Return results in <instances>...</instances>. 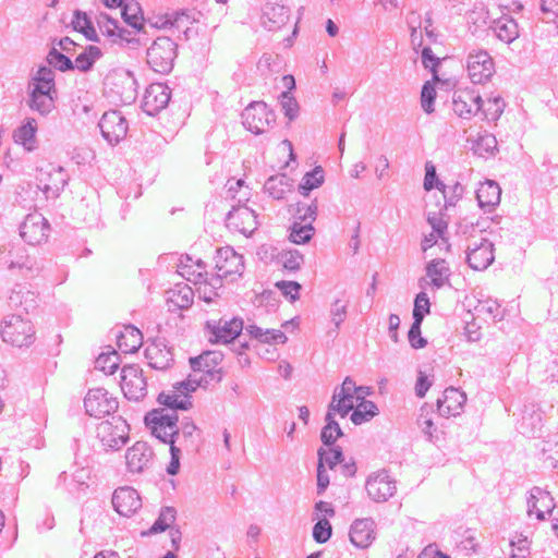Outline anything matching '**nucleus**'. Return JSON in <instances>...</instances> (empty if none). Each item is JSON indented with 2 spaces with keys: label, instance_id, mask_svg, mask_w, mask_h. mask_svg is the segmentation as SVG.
<instances>
[{
  "label": "nucleus",
  "instance_id": "nucleus-1",
  "mask_svg": "<svg viewBox=\"0 0 558 558\" xmlns=\"http://www.w3.org/2000/svg\"><path fill=\"white\" fill-rule=\"evenodd\" d=\"M178 421V414H169L162 409H154L144 417L145 425L150 429L151 434L161 442L170 446L171 460L167 468V472L170 475H175L180 468L181 449L175 446L174 440V436L179 433Z\"/></svg>",
  "mask_w": 558,
  "mask_h": 558
},
{
  "label": "nucleus",
  "instance_id": "nucleus-2",
  "mask_svg": "<svg viewBox=\"0 0 558 558\" xmlns=\"http://www.w3.org/2000/svg\"><path fill=\"white\" fill-rule=\"evenodd\" d=\"M1 337L12 345L28 347L35 341L34 326L20 315H8L2 320Z\"/></svg>",
  "mask_w": 558,
  "mask_h": 558
},
{
  "label": "nucleus",
  "instance_id": "nucleus-3",
  "mask_svg": "<svg viewBox=\"0 0 558 558\" xmlns=\"http://www.w3.org/2000/svg\"><path fill=\"white\" fill-rule=\"evenodd\" d=\"M177 44L169 37H158L147 49V63L153 71L169 73L177 58Z\"/></svg>",
  "mask_w": 558,
  "mask_h": 558
},
{
  "label": "nucleus",
  "instance_id": "nucleus-4",
  "mask_svg": "<svg viewBox=\"0 0 558 558\" xmlns=\"http://www.w3.org/2000/svg\"><path fill=\"white\" fill-rule=\"evenodd\" d=\"M36 180L38 189L47 199H56L60 196L69 182V174L61 166L48 162L37 169Z\"/></svg>",
  "mask_w": 558,
  "mask_h": 558
},
{
  "label": "nucleus",
  "instance_id": "nucleus-5",
  "mask_svg": "<svg viewBox=\"0 0 558 558\" xmlns=\"http://www.w3.org/2000/svg\"><path fill=\"white\" fill-rule=\"evenodd\" d=\"M129 432L128 423L121 416H117L97 426V438L105 450H119L128 442Z\"/></svg>",
  "mask_w": 558,
  "mask_h": 558
},
{
  "label": "nucleus",
  "instance_id": "nucleus-6",
  "mask_svg": "<svg viewBox=\"0 0 558 558\" xmlns=\"http://www.w3.org/2000/svg\"><path fill=\"white\" fill-rule=\"evenodd\" d=\"M367 496L377 504L386 502L397 493V481L389 471L381 469L372 472L365 481Z\"/></svg>",
  "mask_w": 558,
  "mask_h": 558
},
{
  "label": "nucleus",
  "instance_id": "nucleus-7",
  "mask_svg": "<svg viewBox=\"0 0 558 558\" xmlns=\"http://www.w3.org/2000/svg\"><path fill=\"white\" fill-rule=\"evenodd\" d=\"M242 120L248 131L262 134L275 124L276 114L264 101H253L242 112Z\"/></svg>",
  "mask_w": 558,
  "mask_h": 558
},
{
  "label": "nucleus",
  "instance_id": "nucleus-8",
  "mask_svg": "<svg viewBox=\"0 0 558 558\" xmlns=\"http://www.w3.org/2000/svg\"><path fill=\"white\" fill-rule=\"evenodd\" d=\"M356 390L355 381L350 376L345 377L341 386L335 388L328 411L345 417L355 408V403L364 399L356 395Z\"/></svg>",
  "mask_w": 558,
  "mask_h": 558
},
{
  "label": "nucleus",
  "instance_id": "nucleus-9",
  "mask_svg": "<svg viewBox=\"0 0 558 558\" xmlns=\"http://www.w3.org/2000/svg\"><path fill=\"white\" fill-rule=\"evenodd\" d=\"M121 389L126 399L140 401L147 395V383L143 369L136 364L123 366L121 369Z\"/></svg>",
  "mask_w": 558,
  "mask_h": 558
},
{
  "label": "nucleus",
  "instance_id": "nucleus-10",
  "mask_svg": "<svg viewBox=\"0 0 558 558\" xmlns=\"http://www.w3.org/2000/svg\"><path fill=\"white\" fill-rule=\"evenodd\" d=\"M216 270L220 277L229 279L230 281L236 280L241 277L244 270L243 256L238 254L232 247L226 246L217 250L215 257Z\"/></svg>",
  "mask_w": 558,
  "mask_h": 558
},
{
  "label": "nucleus",
  "instance_id": "nucleus-11",
  "mask_svg": "<svg viewBox=\"0 0 558 558\" xmlns=\"http://www.w3.org/2000/svg\"><path fill=\"white\" fill-rule=\"evenodd\" d=\"M226 226L231 231L248 236L257 229V215L245 205L233 206L227 214Z\"/></svg>",
  "mask_w": 558,
  "mask_h": 558
},
{
  "label": "nucleus",
  "instance_id": "nucleus-12",
  "mask_svg": "<svg viewBox=\"0 0 558 558\" xmlns=\"http://www.w3.org/2000/svg\"><path fill=\"white\" fill-rule=\"evenodd\" d=\"M84 407L86 414L99 418L113 413L118 409V401L109 396L107 390L94 388L88 390L84 399Z\"/></svg>",
  "mask_w": 558,
  "mask_h": 558
},
{
  "label": "nucleus",
  "instance_id": "nucleus-13",
  "mask_svg": "<svg viewBox=\"0 0 558 558\" xmlns=\"http://www.w3.org/2000/svg\"><path fill=\"white\" fill-rule=\"evenodd\" d=\"M466 69L474 84L485 83L495 72L493 58L485 50L471 52L468 57Z\"/></svg>",
  "mask_w": 558,
  "mask_h": 558
},
{
  "label": "nucleus",
  "instance_id": "nucleus-14",
  "mask_svg": "<svg viewBox=\"0 0 558 558\" xmlns=\"http://www.w3.org/2000/svg\"><path fill=\"white\" fill-rule=\"evenodd\" d=\"M49 222L39 213L28 214L20 226L21 238L31 245L40 244L48 236Z\"/></svg>",
  "mask_w": 558,
  "mask_h": 558
},
{
  "label": "nucleus",
  "instance_id": "nucleus-15",
  "mask_svg": "<svg viewBox=\"0 0 558 558\" xmlns=\"http://www.w3.org/2000/svg\"><path fill=\"white\" fill-rule=\"evenodd\" d=\"M101 135L110 144H117L128 133V122L120 111L105 112L98 123Z\"/></svg>",
  "mask_w": 558,
  "mask_h": 558
},
{
  "label": "nucleus",
  "instance_id": "nucleus-16",
  "mask_svg": "<svg viewBox=\"0 0 558 558\" xmlns=\"http://www.w3.org/2000/svg\"><path fill=\"white\" fill-rule=\"evenodd\" d=\"M110 89L119 96L120 100L130 104L136 98L137 82L130 71H116L107 77Z\"/></svg>",
  "mask_w": 558,
  "mask_h": 558
},
{
  "label": "nucleus",
  "instance_id": "nucleus-17",
  "mask_svg": "<svg viewBox=\"0 0 558 558\" xmlns=\"http://www.w3.org/2000/svg\"><path fill=\"white\" fill-rule=\"evenodd\" d=\"M207 329L210 333V341L216 343H229L240 336L243 330V320L241 318L207 322Z\"/></svg>",
  "mask_w": 558,
  "mask_h": 558
},
{
  "label": "nucleus",
  "instance_id": "nucleus-18",
  "mask_svg": "<svg viewBox=\"0 0 558 558\" xmlns=\"http://www.w3.org/2000/svg\"><path fill=\"white\" fill-rule=\"evenodd\" d=\"M483 100L480 94L472 89H458L453 93L452 109L462 119H471L481 111Z\"/></svg>",
  "mask_w": 558,
  "mask_h": 558
},
{
  "label": "nucleus",
  "instance_id": "nucleus-19",
  "mask_svg": "<svg viewBox=\"0 0 558 558\" xmlns=\"http://www.w3.org/2000/svg\"><path fill=\"white\" fill-rule=\"evenodd\" d=\"M494 259V244L489 240L480 239L468 245L466 262L472 269L484 270Z\"/></svg>",
  "mask_w": 558,
  "mask_h": 558
},
{
  "label": "nucleus",
  "instance_id": "nucleus-20",
  "mask_svg": "<svg viewBox=\"0 0 558 558\" xmlns=\"http://www.w3.org/2000/svg\"><path fill=\"white\" fill-rule=\"evenodd\" d=\"M170 98L171 90L166 84L153 83L145 90L142 108L148 116H155L168 106Z\"/></svg>",
  "mask_w": 558,
  "mask_h": 558
},
{
  "label": "nucleus",
  "instance_id": "nucleus-21",
  "mask_svg": "<svg viewBox=\"0 0 558 558\" xmlns=\"http://www.w3.org/2000/svg\"><path fill=\"white\" fill-rule=\"evenodd\" d=\"M555 507V500L547 490L538 486L531 488L526 498V513L529 517L535 514L537 520L544 521L546 519L545 514H551Z\"/></svg>",
  "mask_w": 558,
  "mask_h": 558
},
{
  "label": "nucleus",
  "instance_id": "nucleus-22",
  "mask_svg": "<svg viewBox=\"0 0 558 558\" xmlns=\"http://www.w3.org/2000/svg\"><path fill=\"white\" fill-rule=\"evenodd\" d=\"M221 361L222 355L220 353L205 352L198 356L191 357L190 364L193 372H202L204 376H208L209 383H219L223 377L222 368L217 367Z\"/></svg>",
  "mask_w": 558,
  "mask_h": 558
},
{
  "label": "nucleus",
  "instance_id": "nucleus-23",
  "mask_svg": "<svg viewBox=\"0 0 558 558\" xmlns=\"http://www.w3.org/2000/svg\"><path fill=\"white\" fill-rule=\"evenodd\" d=\"M112 506L120 515L131 517L141 509L142 499L134 488L119 487L112 495Z\"/></svg>",
  "mask_w": 558,
  "mask_h": 558
},
{
  "label": "nucleus",
  "instance_id": "nucleus-24",
  "mask_svg": "<svg viewBox=\"0 0 558 558\" xmlns=\"http://www.w3.org/2000/svg\"><path fill=\"white\" fill-rule=\"evenodd\" d=\"M376 523L372 518L356 519L350 526V541L357 548L369 547L376 538Z\"/></svg>",
  "mask_w": 558,
  "mask_h": 558
},
{
  "label": "nucleus",
  "instance_id": "nucleus-25",
  "mask_svg": "<svg viewBox=\"0 0 558 558\" xmlns=\"http://www.w3.org/2000/svg\"><path fill=\"white\" fill-rule=\"evenodd\" d=\"M290 10L279 0H266L263 8L262 23L268 31L280 29L289 21Z\"/></svg>",
  "mask_w": 558,
  "mask_h": 558
},
{
  "label": "nucleus",
  "instance_id": "nucleus-26",
  "mask_svg": "<svg viewBox=\"0 0 558 558\" xmlns=\"http://www.w3.org/2000/svg\"><path fill=\"white\" fill-rule=\"evenodd\" d=\"M466 395L458 388L448 387L445 389L442 397L437 400V410L441 416H457L461 413Z\"/></svg>",
  "mask_w": 558,
  "mask_h": 558
},
{
  "label": "nucleus",
  "instance_id": "nucleus-27",
  "mask_svg": "<svg viewBox=\"0 0 558 558\" xmlns=\"http://www.w3.org/2000/svg\"><path fill=\"white\" fill-rule=\"evenodd\" d=\"M145 356L149 366L158 371L168 369L174 362L171 348L161 340L150 343L145 350Z\"/></svg>",
  "mask_w": 558,
  "mask_h": 558
},
{
  "label": "nucleus",
  "instance_id": "nucleus-28",
  "mask_svg": "<svg viewBox=\"0 0 558 558\" xmlns=\"http://www.w3.org/2000/svg\"><path fill=\"white\" fill-rule=\"evenodd\" d=\"M153 454V450L147 442L136 441L125 453L129 471L133 473L144 471L150 463Z\"/></svg>",
  "mask_w": 558,
  "mask_h": 558
},
{
  "label": "nucleus",
  "instance_id": "nucleus-29",
  "mask_svg": "<svg viewBox=\"0 0 558 558\" xmlns=\"http://www.w3.org/2000/svg\"><path fill=\"white\" fill-rule=\"evenodd\" d=\"M10 248L3 257L4 264L11 271H32L35 267V260L27 254L22 245H9Z\"/></svg>",
  "mask_w": 558,
  "mask_h": 558
},
{
  "label": "nucleus",
  "instance_id": "nucleus-30",
  "mask_svg": "<svg viewBox=\"0 0 558 558\" xmlns=\"http://www.w3.org/2000/svg\"><path fill=\"white\" fill-rule=\"evenodd\" d=\"M26 105L32 111L37 112L41 117H47L56 108V95L46 94V92L40 89H29L27 92Z\"/></svg>",
  "mask_w": 558,
  "mask_h": 558
},
{
  "label": "nucleus",
  "instance_id": "nucleus-31",
  "mask_svg": "<svg viewBox=\"0 0 558 558\" xmlns=\"http://www.w3.org/2000/svg\"><path fill=\"white\" fill-rule=\"evenodd\" d=\"M500 186L492 180L481 183L476 190L478 206L489 213L500 203Z\"/></svg>",
  "mask_w": 558,
  "mask_h": 558
},
{
  "label": "nucleus",
  "instance_id": "nucleus-32",
  "mask_svg": "<svg viewBox=\"0 0 558 558\" xmlns=\"http://www.w3.org/2000/svg\"><path fill=\"white\" fill-rule=\"evenodd\" d=\"M38 130L35 118L27 117L22 124L13 132V140L22 145L26 150L32 151L36 148V133Z\"/></svg>",
  "mask_w": 558,
  "mask_h": 558
},
{
  "label": "nucleus",
  "instance_id": "nucleus-33",
  "mask_svg": "<svg viewBox=\"0 0 558 558\" xmlns=\"http://www.w3.org/2000/svg\"><path fill=\"white\" fill-rule=\"evenodd\" d=\"M117 345L122 353H135L143 344L142 332L134 326H124L117 336Z\"/></svg>",
  "mask_w": 558,
  "mask_h": 558
},
{
  "label": "nucleus",
  "instance_id": "nucleus-34",
  "mask_svg": "<svg viewBox=\"0 0 558 558\" xmlns=\"http://www.w3.org/2000/svg\"><path fill=\"white\" fill-rule=\"evenodd\" d=\"M492 29L496 37L505 44H511L519 37L518 23L509 15H504L495 20Z\"/></svg>",
  "mask_w": 558,
  "mask_h": 558
},
{
  "label": "nucleus",
  "instance_id": "nucleus-35",
  "mask_svg": "<svg viewBox=\"0 0 558 558\" xmlns=\"http://www.w3.org/2000/svg\"><path fill=\"white\" fill-rule=\"evenodd\" d=\"M426 276L434 288L440 289L449 283L451 271L445 259L435 258L426 265Z\"/></svg>",
  "mask_w": 558,
  "mask_h": 558
},
{
  "label": "nucleus",
  "instance_id": "nucleus-36",
  "mask_svg": "<svg viewBox=\"0 0 558 558\" xmlns=\"http://www.w3.org/2000/svg\"><path fill=\"white\" fill-rule=\"evenodd\" d=\"M292 180L287 174H277L267 179L264 190L272 198L282 199L292 191Z\"/></svg>",
  "mask_w": 558,
  "mask_h": 558
},
{
  "label": "nucleus",
  "instance_id": "nucleus-37",
  "mask_svg": "<svg viewBox=\"0 0 558 558\" xmlns=\"http://www.w3.org/2000/svg\"><path fill=\"white\" fill-rule=\"evenodd\" d=\"M158 403L167 407L169 410L163 409L167 413H175L177 410H189L192 408L190 398H184L181 393L174 389L169 392H160L157 398Z\"/></svg>",
  "mask_w": 558,
  "mask_h": 558
},
{
  "label": "nucleus",
  "instance_id": "nucleus-38",
  "mask_svg": "<svg viewBox=\"0 0 558 558\" xmlns=\"http://www.w3.org/2000/svg\"><path fill=\"white\" fill-rule=\"evenodd\" d=\"M194 292L187 284H177L168 291V303L175 308L185 310L193 304Z\"/></svg>",
  "mask_w": 558,
  "mask_h": 558
},
{
  "label": "nucleus",
  "instance_id": "nucleus-39",
  "mask_svg": "<svg viewBox=\"0 0 558 558\" xmlns=\"http://www.w3.org/2000/svg\"><path fill=\"white\" fill-rule=\"evenodd\" d=\"M317 210V199H313L311 203L299 202L295 205H291L290 209L293 214L294 221L310 225H313L316 220Z\"/></svg>",
  "mask_w": 558,
  "mask_h": 558
},
{
  "label": "nucleus",
  "instance_id": "nucleus-40",
  "mask_svg": "<svg viewBox=\"0 0 558 558\" xmlns=\"http://www.w3.org/2000/svg\"><path fill=\"white\" fill-rule=\"evenodd\" d=\"M87 477V472L84 469L76 470L71 476L63 471L58 476V485H62L70 493H75L87 487L85 482Z\"/></svg>",
  "mask_w": 558,
  "mask_h": 558
},
{
  "label": "nucleus",
  "instance_id": "nucleus-41",
  "mask_svg": "<svg viewBox=\"0 0 558 558\" xmlns=\"http://www.w3.org/2000/svg\"><path fill=\"white\" fill-rule=\"evenodd\" d=\"M378 414L377 405L369 400L362 399L361 402L356 404L351 414V421L355 425H361L365 422L371 421L374 416Z\"/></svg>",
  "mask_w": 558,
  "mask_h": 558
},
{
  "label": "nucleus",
  "instance_id": "nucleus-42",
  "mask_svg": "<svg viewBox=\"0 0 558 558\" xmlns=\"http://www.w3.org/2000/svg\"><path fill=\"white\" fill-rule=\"evenodd\" d=\"M179 269L180 275L194 284H201L203 279L207 276L206 265L201 259H197L195 265H190L184 264L182 258Z\"/></svg>",
  "mask_w": 558,
  "mask_h": 558
},
{
  "label": "nucleus",
  "instance_id": "nucleus-43",
  "mask_svg": "<svg viewBox=\"0 0 558 558\" xmlns=\"http://www.w3.org/2000/svg\"><path fill=\"white\" fill-rule=\"evenodd\" d=\"M325 422L326 425L322 429L320 439L324 445L331 446L343 435V433L338 422L335 420V414L332 412L327 411Z\"/></svg>",
  "mask_w": 558,
  "mask_h": 558
},
{
  "label": "nucleus",
  "instance_id": "nucleus-44",
  "mask_svg": "<svg viewBox=\"0 0 558 558\" xmlns=\"http://www.w3.org/2000/svg\"><path fill=\"white\" fill-rule=\"evenodd\" d=\"M101 50L97 46H88L73 61L74 69L81 72L92 70L94 63L101 57Z\"/></svg>",
  "mask_w": 558,
  "mask_h": 558
},
{
  "label": "nucleus",
  "instance_id": "nucleus-45",
  "mask_svg": "<svg viewBox=\"0 0 558 558\" xmlns=\"http://www.w3.org/2000/svg\"><path fill=\"white\" fill-rule=\"evenodd\" d=\"M324 183V170L322 167H315L312 171L306 172L299 185V191L303 196L319 187Z\"/></svg>",
  "mask_w": 558,
  "mask_h": 558
},
{
  "label": "nucleus",
  "instance_id": "nucleus-46",
  "mask_svg": "<svg viewBox=\"0 0 558 558\" xmlns=\"http://www.w3.org/2000/svg\"><path fill=\"white\" fill-rule=\"evenodd\" d=\"M177 518V510L173 507H163L154 524L150 526L148 534H157L171 529Z\"/></svg>",
  "mask_w": 558,
  "mask_h": 558
},
{
  "label": "nucleus",
  "instance_id": "nucleus-47",
  "mask_svg": "<svg viewBox=\"0 0 558 558\" xmlns=\"http://www.w3.org/2000/svg\"><path fill=\"white\" fill-rule=\"evenodd\" d=\"M72 25L75 31L83 33L87 39L93 41L98 40L96 29L94 28L90 19L85 12L76 10L74 12Z\"/></svg>",
  "mask_w": 558,
  "mask_h": 558
},
{
  "label": "nucleus",
  "instance_id": "nucleus-48",
  "mask_svg": "<svg viewBox=\"0 0 558 558\" xmlns=\"http://www.w3.org/2000/svg\"><path fill=\"white\" fill-rule=\"evenodd\" d=\"M46 60L50 66L61 72L74 70L73 61L68 56L62 53L56 46H52L47 54Z\"/></svg>",
  "mask_w": 558,
  "mask_h": 558
},
{
  "label": "nucleus",
  "instance_id": "nucleus-49",
  "mask_svg": "<svg viewBox=\"0 0 558 558\" xmlns=\"http://www.w3.org/2000/svg\"><path fill=\"white\" fill-rule=\"evenodd\" d=\"M314 233L313 225L294 221L289 238L295 244H304L313 238Z\"/></svg>",
  "mask_w": 558,
  "mask_h": 558
},
{
  "label": "nucleus",
  "instance_id": "nucleus-50",
  "mask_svg": "<svg viewBox=\"0 0 558 558\" xmlns=\"http://www.w3.org/2000/svg\"><path fill=\"white\" fill-rule=\"evenodd\" d=\"M436 187L441 191L445 198V206H454L456 203L462 197L464 187L459 182L448 186L445 183L437 181Z\"/></svg>",
  "mask_w": 558,
  "mask_h": 558
},
{
  "label": "nucleus",
  "instance_id": "nucleus-51",
  "mask_svg": "<svg viewBox=\"0 0 558 558\" xmlns=\"http://www.w3.org/2000/svg\"><path fill=\"white\" fill-rule=\"evenodd\" d=\"M179 433L174 436L175 442L183 447H189L194 445L193 436L197 430L196 425L189 418H185L181 422L180 427L178 426Z\"/></svg>",
  "mask_w": 558,
  "mask_h": 558
},
{
  "label": "nucleus",
  "instance_id": "nucleus-52",
  "mask_svg": "<svg viewBox=\"0 0 558 558\" xmlns=\"http://www.w3.org/2000/svg\"><path fill=\"white\" fill-rule=\"evenodd\" d=\"M95 367L106 375L113 374L119 367V355L116 351L101 353L95 361Z\"/></svg>",
  "mask_w": 558,
  "mask_h": 558
},
{
  "label": "nucleus",
  "instance_id": "nucleus-53",
  "mask_svg": "<svg viewBox=\"0 0 558 558\" xmlns=\"http://www.w3.org/2000/svg\"><path fill=\"white\" fill-rule=\"evenodd\" d=\"M348 305L349 301L340 298L335 299L330 304V318L335 325L336 332L347 318Z\"/></svg>",
  "mask_w": 558,
  "mask_h": 558
},
{
  "label": "nucleus",
  "instance_id": "nucleus-54",
  "mask_svg": "<svg viewBox=\"0 0 558 558\" xmlns=\"http://www.w3.org/2000/svg\"><path fill=\"white\" fill-rule=\"evenodd\" d=\"M505 109V101L501 97L496 96L487 99L486 105L482 106L481 111L483 112L485 119L489 121H496Z\"/></svg>",
  "mask_w": 558,
  "mask_h": 558
},
{
  "label": "nucleus",
  "instance_id": "nucleus-55",
  "mask_svg": "<svg viewBox=\"0 0 558 558\" xmlns=\"http://www.w3.org/2000/svg\"><path fill=\"white\" fill-rule=\"evenodd\" d=\"M193 21H195L194 12L191 10H181L175 11L171 14L167 15V20L163 23V26L171 25L177 28L186 27L191 24Z\"/></svg>",
  "mask_w": 558,
  "mask_h": 558
},
{
  "label": "nucleus",
  "instance_id": "nucleus-56",
  "mask_svg": "<svg viewBox=\"0 0 558 558\" xmlns=\"http://www.w3.org/2000/svg\"><path fill=\"white\" fill-rule=\"evenodd\" d=\"M279 260L284 269L289 271H296L301 268L304 257L299 251L289 250L283 251L280 254Z\"/></svg>",
  "mask_w": 558,
  "mask_h": 558
},
{
  "label": "nucleus",
  "instance_id": "nucleus-57",
  "mask_svg": "<svg viewBox=\"0 0 558 558\" xmlns=\"http://www.w3.org/2000/svg\"><path fill=\"white\" fill-rule=\"evenodd\" d=\"M542 428V416L539 413H533L529 416H523L520 424L521 434L527 437H535Z\"/></svg>",
  "mask_w": 558,
  "mask_h": 558
},
{
  "label": "nucleus",
  "instance_id": "nucleus-58",
  "mask_svg": "<svg viewBox=\"0 0 558 558\" xmlns=\"http://www.w3.org/2000/svg\"><path fill=\"white\" fill-rule=\"evenodd\" d=\"M225 277H220L218 272L216 275H213L210 278H208V275L203 279L201 287L198 288L199 298L203 299L205 302L210 303L213 302V296L207 295V289L211 288L214 291H217L222 287L221 280Z\"/></svg>",
  "mask_w": 558,
  "mask_h": 558
},
{
  "label": "nucleus",
  "instance_id": "nucleus-59",
  "mask_svg": "<svg viewBox=\"0 0 558 558\" xmlns=\"http://www.w3.org/2000/svg\"><path fill=\"white\" fill-rule=\"evenodd\" d=\"M279 98L284 116L290 121L294 120L299 114V105L296 99L289 90L282 92Z\"/></svg>",
  "mask_w": 558,
  "mask_h": 558
},
{
  "label": "nucleus",
  "instance_id": "nucleus-60",
  "mask_svg": "<svg viewBox=\"0 0 558 558\" xmlns=\"http://www.w3.org/2000/svg\"><path fill=\"white\" fill-rule=\"evenodd\" d=\"M432 408L428 404H425L421 408V413L417 417V425L422 429V432L428 436L429 439L433 437V433L436 430L433 418L429 416Z\"/></svg>",
  "mask_w": 558,
  "mask_h": 558
},
{
  "label": "nucleus",
  "instance_id": "nucleus-61",
  "mask_svg": "<svg viewBox=\"0 0 558 558\" xmlns=\"http://www.w3.org/2000/svg\"><path fill=\"white\" fill-rule=\"evenodd\" d=\"M422 322L420 316L413 318L412 326L408 332L409 342L413 349H422L427 344L426 339L421 335Z\"/></svg>",
  "mask_w": 558,
  "mask_h": 558
},
{
  "label": "nucleus",
  "instance_id": "nucleus-62",
  "mask_svg": "<svg viewBox=\"0 0 558 558\" xmlns=\"http://www.w3.org/2000/svg\"><path fill=\"white\" fill-rule=\"evenodd\" d=\"M140 5L137 2L125 3L122 7V17L124 21L134 28H141V17L137 13L140 12Z\"/></svg>",
  "mask_w": 558,
  "mask_h": 558
},
{
  "label": "nucleus",
  "instance_id": "nucleus-63",
  "mask_svg": "<svg viewBox=\"0 0 558 558\" xmlns=\"http://www.w3.org/2000/svg\"><path fill=\"white\" fill-rule=\"evenodd\" d=\"M331 532L330 522L327 519H320L313 527V538L317 543L324 544L331 537Z\"/></svg>",
  "mask_w": 558,
  "mask_h": 558
},
{
  "label": "nucleus",
  "instance_id": "nucleus-64",
  "mask_svg": "<svg viewBox=\"0 0 558 558\" xmlns=\"http://www.w3.org/2000/svg\"><path fill=\"white\" fill-rule=\"evenodd\" d=\"M512 547L510 558H527L530 556V542L526 537H518L510 542Z\"/></svg>",
  "mask_w": 558,
  "mask_h": 558
}]
</instances>
